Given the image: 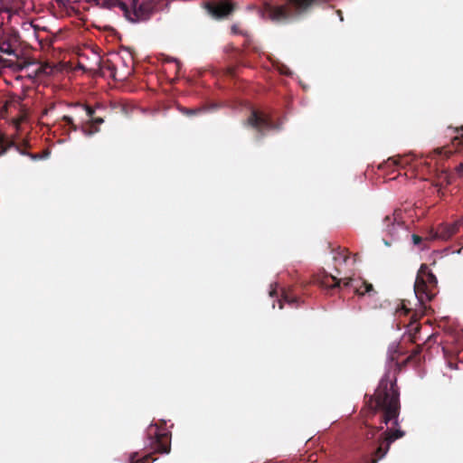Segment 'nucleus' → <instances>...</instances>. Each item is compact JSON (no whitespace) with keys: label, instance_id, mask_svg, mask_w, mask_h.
Listing matches in <instances>:
<instances>
[{"label":"nucleus","instance_id":"f257e3e1","mask_svg":"<svg viewBox=\"0 0 463 463\" xmlns=\"http://www.w3.org/2000/svg\"><path fill=\"white\" fill-rule=\"evenodd\" d=\"M373 401L374 402V410L382 412V421L385 425H392V428L383 432V437L379 439L378 447L369 461V463H378L385 457L391 444L405 435V432L398 428L401 403L396 378L390 379L389 373H385L374 394L371 397V402Z\"/></svg>","mask_w":463,"mask_h":463},{"label":"nucleus","instance_id":"f03ea898","mask_svg":"<svg viewBox=\"0 0 463 463\" xmlns=\"http://www.w3.org/2000/svg\"><path fill=\"white\" fill-rule=\"evenodd\" d=\"M105 9H119L123 15L132 23L143 22L150 18L155 5L152 2L138 0H86Z\"/></svg>","mask_w":463,"mask_h":463},{"label":"nucleus","instance_id":"7ed1b4c3","mask_svg":"<svg viewBox=\"0 0 463 463\" xmlns=\"http://www.w3.org/2000/svg\"><path fill=\"white\" fill-rule=\"evenodd\" d=\"M5 125L0 127V156L5 155L10 148L14 147L22 155L36 158V156L26 152L29 146L25 139L20 141L22 124L27 118H5Z\"/></svg>","mask_w":463,"mask_h":463},{"label":"nucleus","instance_id":"20e7f679","mask_svg":"<svg viewBox=\"0 0 463 463\" xmlns=\"http://www.w3.org/2000/svg\"><path fill=\"white\" fill-rule=\"evenodd\" d=\"M315 284L327 289L340 288L341 287L352 288L357 295L364 296L365 293L373 291L371 283L361 279L345 278L344 279H337L336 276L328 274L325 270L316 274L313 279Z\"/></svg>","mask_w":463,"mask_h":463},{"label":"nucleus","instance_id":"39448f33","mask_svg":"<svg viewBox=\"0 0 463 463\" xmlns=\"http://www.w3.org/2000/svg\"><path fill=\"white\" fill-rule=\"evenodd\" d=\"M148 436V447L151 450L150 453L137 458V453H133L130 456V463H150V460H156L153 458V454H167L171 450V436L170 434L164 432L161 433L158 430L157 425H150L147 429Z\"/></svg>","mask_w":463,"mask_h":463},{"label":"nucleus","instance_id":"423d86ee","mask_svg":"<svg viewBox=\"0 0 463 463\" xmlns=\"http://www.w3.org/2000/svg\"><path fill=\"white\" fill-rule=\"evenodd\" d=\"M438 280L426 264H421L414 283V293L420 304L432 300L436 295Z\"/></svg>","mask_w":463,"mask_h":463},{"label":"nucleus","instance_id":"0eeeda50","mask_svg":"<svg viewBox=\"0 0 463 463\" xmlns=\"http://www.w3.org/2000/svg\"><path fill=\"white\" fill-rule=\"evenodd\" d=\"M218 103H211L209 106L185 108L174 100H167L159 105L157 112L163 116H176L179 113L194 115L199 113L213 112L219 107Z\"/></svg>","mask_w":463,"mask_h":463},{"label":"nucleus","instance_id":"6e6552de","mask_svg":"<svg viewBox=\"0 0 463 463\" xmlns=\"http://www.w3.org/2000/svg\"><path fill=\"white\" fill-rule=\"evenodd\" d=\"M422 347L421 345H418L411 354L408 355L402 363L399 362V358L402 354H403V351L402 350V347L399 345H392L389 347L388 351V360L391 363H394V366L401 370L402 366H405L408 364H419L420 361V354L421 353Z\"/></svg>","mask_w":463,"mask_h":463},{"label":"nucleus","instance_id":"1a4fd4ad","mask_svg":"<svg viewBox=\"0 0 463 463\" xmlns=\"http://www.w3.org/2000/svg\"><path fill=\"white\" fill-rule=\"evenodd\" d=\"M19 33L12 29H4L0 25V52L8 55H16L19 45Z\"/></svg>","mask_w":463,"mask_h":463},{"label":"nucleus","instance_id":"9d476101","mask_svg":"<svg viewBox=\"0 0 463 463\" xmlns=\"http://www.w3.org/2000/svg\"><path fill=\"white\" fill-rule=\"evenodd\" d=\"M459 225L458 222L439 224L436 230L431 229L429 232V236L426 240L448 241L458 232Z\"/></svg>","mask_w":463,"mask_h":463},{"label":"nucleus","instance_id":"9b49d317","mask_svg":"<svg viewBox=\"0 0 463 463\" xmlns=\"http://www.w3.org/2000/svg\"><path fill=\"white\" fill-rule=\"evenodd\" d=\"M111 114H122L125 116L128 115H139L144 113V109L133 102L127 100L112 101L110 102Z\"/></svg>","mask_w":463,"mask_h":463},{"label":"nucleus","instance_id":"f8f14e48","mask_svg":"<svg viewBox=\"0 0 463 463\" xmlns=\"http://www.w3.org/2000/svg\"><path fill=\"white\" fill-rule=\"evenodd\" d=\"M25 107L26 104L22 102L20 97L12 96L4 102L1 108V113H14L17 111L16 116H28Z\"/></svg>","mask_w":463,"mask_h":463},{"label":"nucleus","instance_id":"ddd939ff","mask_svg":"<svg viewBox=\"0 0 463 463\" xmlns=\"http://www.w3.org/2000/svg\"><path fill=\"white\" fill-rule=\"evenodd\" d=\"M206 7L209 12L217 18L230 14L233 10L232 5L226 0H211L207 3Z\"/></svg>","mask_w":463,"mask_h":463},{"label":"nucleus","instance_id":"4468645a","mask_svg":"<svg viewBox=\"0 0 463 463\" xmlns=\"http://www.w3.org/2000/svg\"><path fill=\"white\" fill-rule=\"evenodd\" d=\"M402 210L397 209L392 215H386L384 217L383 226L390 235H395L397 233V228L404 226V221L402 219Z\"/></svg>","mask_w":463,"mask_h":463},{"label":"nucleus","instance_id":"2eb2a0df","mask_svg":"<svg viewBox=\"0 0 463 463\" xmlns=\"http://www.w3.org/2000/svg\"><path fill=\"white\" fill-rule=\"evenodd\" d=\"M271 118H248L247 125L258 131H265L272 128Z\"/></svg>","mask_w":463,"mask_h":463},{"label":"nucleus","instance_id":"dca6fc26","mask_svg":"<svg viewBox=\"0 0 463 463\" xmlns=\"http://www.w3.org/2000/svg\"><path fill=\"white\" fill-rule=\"evenodd\" d=\"M102 123V118H90V120L82 126V132L87 136H91L99 131V127Z\"/></svg>","mask_w":463,"mask_h":463},{"label":"nucleus","instance_id":"f3484780","mask_svg":"<svg viewBox=\"0 0 463 463\" xmlns=\"http://www.w3.org/2000/svg\"><path fill=\"white\" fill-rule=\"evenodd\" d=\"M68 106L74 109L76 113H84V114H86V116H92L96 112L97 109L99 110V109H103V107L99 104H98V106L96 108H94L89 104H84V103H75V104H71Z\"/></svg>","mask_w":463,"mask_h":463},{"label":"nucleus","instance_id":"a211bd4d","mask_svg":"<svg viewBox=\"0 0 463 463\" xmlns=\"http://www.w3.org/2000/svg\"><path fill=\"white\" fill-rule=\"evenodd\" d=\"M410 326H411V331H413V334L411 335V341L416 342V340H417L416 334L419 333L420 329V325L417 324L416 314L412 315V317L411 318Z\"/></svg>","mask_w":463,"mask_h":463},{"label":"nucleus","instance_id":"6ab92c4d","mask_svg":"<svg viewBox=\"0 0 463 463\" xmlns=\"http://www.w3.org/2000/svg\"><path fill=\"white\" fill-rule=\"evenodd\" d=\"M456 136L452 138L453 146L463 145V126L455 128Z\"/></svg>","mask_w":463,"mask_h":463},{"label":"nucleus","instance_id":"aec40b11","mask_svg":"<svg viewBox=\"0 0 463 463\" xmlns=\"http://www.w3.org/2000/svg\"><path fill=\"white\" fill-rule=\"evenodd\" d=\"M348 259H349V256H348L346 249H343L342 250L337 252V254L335 255V257H334L335 261L339 264L345 263Z\"/></svg>","mask_w":463,"mask_h":463},{"label":"nucleus","instance_id":"412c9836","mask_svg":"<svg viewBox=\"0 0 463 463\" xmlns=\"http://www.w3.org/2000/svg\"><path fill=\"white\" fill-rule=\"evenodd\" d=\"M283 300L289 305H293L295 303H298V298L296 296H293L290 292L284 291L283 292Z\"/></svg>","mask_w":463,"mask_h":463},{"label":"nucleus","instance_id":"4be33fe9","mask_svg":"<svg viewBox=\"0 0 463 463\" xmlns=\"http://www.w3.org/2000/svg\"><path fill=\"white\" fill-rule=\"evenodd\" d=\"M434 154L438 155V156H444L445 157H449L452 154V150L443 146V147L435 149Z\"/></svg>","mask_w":463,"mask_h":463},{"label":"nucleus","instance_id":"5701e85b","mask_svg":"<svg viewBox=\"0 0 463 463\" xmlns=\"http://www.w3.org/2000/svg\"><path fill=\"white\" fill-rule=\"evenodd\" d=\"M247 112H249V116H268L267 114H263L256 110L254 108H252L250 105H248L246 107Z\"/></svg>","mask_w":463,"mask_h":463},{"label":"nucleus","instance_id":"b1692460","mask_svg":"<svg viewBox=\"0 0 463 463\" xmlns=\"http://www.w3.org/2000/svg\"><path fill=\"white\" fill-rule=\"evenodd\" d=\"M411 239H412V242L414 245H420V243L422 242L423 241V238L420 235H417V234H412L411 235Z\"/></svg>","mask_w":463,"mask_h":463},{"label":"nucleus","instance_id":"393cba45","mask_svg":"<svg viewBox=\"0 0 463 463\" xmlns=\"http://www.w3.org/2000/svg\"><path fill=\"white\" fill-rule=\"evenodd\" d=\"M398 312H402L404 315H408L411 313V309L408 308L404 303H402V307L397 310Z\"/></svg>","mask_w":463,"mask_h":463},{"label":"nucleus","instance_id":"a878e982","mask_svg":"<svg viewBox=\"0 0 463 463\" xmlns=\"http://www.w3.org/2000/svg\"><path fill=\"white\" fill-rule=\"evenodd\" d=\"M456 172L458 176L463 177V161L456 167Z\"/></svg>","mask_w":463,"mask_h":463},{"label":"nucleus","instance_id":"bb28decb","mask_svg":"<svg viewBox=\"0 0 463 463\" xmlns=\"http://www.w3.org/2000/svg\"><path fill=\"white\" fill-rule=\"evenodd\" d=\"M62 119H64L68 125H72L73 124L71 118L66 117V118H62Z\"/></svg>","mask_w":463,"mask_h":463},{"label":"nucleus","instance_id":"cd10ccee","mask_svg":"<svg viewBox=\"0 0 463 463\" xmlns=\"http://www.w3.org/2000/svg\"><path fill=\"white\" fill-rule=\"evenodd\" d=\"M54 107H56V105H55V104H51L50 109H43V114H44V115H45V114H47V113H48L49 111H51V109H53Z\"/></svg>","mask_w":463,"mask_h":463},{"label":"nucleus","instance_id":"c85d7f7f","mask_svg":"<svg viewBox=\"0 0 463 463\" xmlns=\"http://www.w3.org/2000/svg\"><path fill=\"white\" fill-rule=\"evenodd\" d=\"M18 69L22 70L24 67V64H17Z\"/></svg>","mask_w":463,"mask_h":463},{"label":"nucleus","instance_id":"c756f323","mask_svg":"<svg viewBox=\"0 0 463 463\" xmlns=\"http://www.w3.org/2000/svg\"><path fill=\"white\" fill-rule=\"evenodd\" d=\"M338 14L340 15V19L341 21H343V17H342V12L340 10L337 11Z\"/></svg>","mask_w":463,"mask_h":463},{"label":"nucleus","instance_id":"7c9ffc66","mask_svg":"<svg viewBox=\"0 0 463 463\" xmlns=\"http://www.w3.org/2000/svg\"><path fill=\"white\" fill-rule=\"evenodd\" d=\"M378 430H383V427H380V429L375 428V429H373V431H376Z\"/></svg>","mask_w":463,"mask_h":463},{"label":"nucleus","instance_id":"2f4dec72","mask_svg":"<svg viewBox=\"0 0 463 463\" xmlns=\"http://www.w3.org/2000/svg\"><path fill=\"white\" fill-rule=\"evenodd\" d=\"M335 270H336L337 274H340V271H339L338 268H335Z\"/></svg>","mask_w":463,"mask_h":463},{"label":"nucleus","instance_id":"473e14b6","mask_svg":"<svg viewBox=\"0 0 463 463\" xmlns=\"http://www.w3.org/2000/svg\"><path fill=\"white\" fill-rule=\"evenodd\" d=\"M232 30L235 32L236 31V26H232Z\"/></svg>","mask_w":463,"mask_h":463}]
</instances>
